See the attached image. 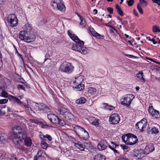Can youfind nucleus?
Here are the masks:
<instances>
[{
	"instance_id": "nucleus-61",
	"label": "nucleus",
	"mask_w": 160,
	"mask_h": 160,
	"mask_svg": "<svg viewBox=\"0 0 160 160\" xmlns=\"http://www.w3.org/2000/svg\"><path fill=\"white\" fill-rule=\"evenodd\" d=\"M7 111L8 112H12V111L11 110V108H10L9 107L7 108Z\"/></svg>"
},
{
	"instance_id": "nucleus-26",
	"label": "nucleus",
	"mask_w": 160,
	"mask_h": 160,
	"mask_svg": "<svg viewBox=\"0 0 160 160\" xmlns=\"http://www.w3.org/2000/svg\"><path fill=\"white\" fill-rule=\"evenodd\" d=\"M84 86L83 84L80 83L75 87H73V88L76 91H80L84 89Z\"/></svg>"
},
{
	"instance_id": "nucleus-58",
	"label": "nucleus",
	"mask_w": 160,
	"mask_h": 160,
	"mask_svg": "<svg viewBox=\"0 0 160 160\" xmlns=\"http://www.w3.org/2000/svg\"><path fill=\"white\" fill-rule=\"evenodd\" d=\"M133 12L134 14L136 16L138 17V12L136 11L135 10V9H134L133 10Z\"/></svg>"
},
{
	"instance_id": "nucleus-10",
	"label": "nucleus",
	"mask_w": 160,
	"mask_h": 160,
	"mask_svg": "<svg viewBox=\"0 0 160 160\" xmlns=\"http://www.w3.org/2000/svg\"><path fill=\"white\" fill-rule=\"evenodd\" d=\"M109 120L112 124H115L118 123L120 120V118L118 114H113L109 118Z\"/></svg>"
},
{
	"instance_id": "nucleus-14",
	"label": "nucleus",
	"mask_w": 160,
	"mask_h": 160,
	"mask_svg": "<svg viewBox=\"0 0 160 160\" xmlns=\"http://www.w3.org/2000/svg\"><path fill=\"white\" fill-rule=\"evenodd\" d=\"M108 145L107 142L105 140H102L101 141L98 145V148L100 151H102L105 150L107 147Z\"/></svg>"
},
{
	"instance_id": "nucleus-56",
	"label": "nucleus",
	"mask_w": 160,
	"mask_h": 160,
	"mask_svg": "<svg viewBox=\"0 0 160 160\" xmlns=\"http://www.w3.org/2000/svg\"><path fill=\"white\" fill-rule=\"evenodd\" d=\"M120 146L122 148V149L124 150L127 149H128V147L126 146L121 145Z\"/></svg>"
},
{
	"instance_id": "nucleus-34",
	"label": "nucleus",
	"mask_w": 160,
	"mask_h": 160,
	"mask_svg": "<svg viewBox=\"0 0 160 160\" xmlns=\"http://www.w3.org/2000/svg\"><path fill=\"white\" fill-rule=\"evenodd\" d=\"M104 105H105L104 106V108H106L107 109H108L109 110H112L113 109V108H114V107L111 105L108 106V104L106 103H104L103 104Z\"/></svg>"
},
{
	"instance_id": "nucleus-33",
	"label": "nucleus",
	"mask_w": 160,
	"mask_h": 160,
	"mask_svg": "<svg viewBox=\"0 0 160 160\" xmlns=\"http://www.w3.org/2000/svg\"><path fill=\"white\" fill-rule=\"evenodd\" d=\"M23 107L25 108V110L28 111L29 113H32L33 112V111L31 109L30 107L28 106L26 104L23 103L22 107Z\"/></svg>"
},
{
	"instance_id": "nucleus-38",
	"label": "nucleus",
	"mask_w": 160,
	"mask_h": 160,
	"mask_svg": "<svg viewBox=\"0 0 160 160\" xmlns=\"http://www.w3.org/2000/svg\"><path fill=\"white\" fill-rule=\"evenodd\" d=\"M48 144L44 141H42L41 143V146L43 149H46L48 147Z\"/></svg>"
},
{
	"instance_id": "nucleus-42",
	"label": "nucleus",
	"mask_w": 160,
	"mask_h": 160,
	"mask_svg": "<svg viewBox=\"0 0 160 160\" xmlns=\"http://www.w3.org/2000/svg\"><path fill=\"white\" fill-rule=\"evenodd\" d=\"M159 30V27L157 26H154L152 28V30L153 32H158Z\"/></svg>"
},
{
	"instance_id": "nucleus-46",
	"label": "nucleus",
	"mask_w": 160,
	"mask_h": 160,
	"mask_svg": "<svg viewBox=\"0 0 160 160\" xmlns=\"http://www.w3.org/2000/svg\"><path fill=\"white\" fill-rule=\"evenodd\" d=\"M89 29L92 35L95 36L97 32H96L92 28H90Z\"/></svg>"
},
{
	"instance_id": "nucleus-51",
	"label": "nucleus",
	"mask_w": 160,
	"mask_h": 160,
	"mask_svg": "<svg viewBox=\"0 0 160 160\" xmlns=\"http://www.w3.org/2000/svg\"><path fill=\"white\" fill-rule=\"evenodd\" d=\"M107 10L110 13H113V9L112 8L110 7L108 8H107Z\"/></svg>"
},
{
	"instance_id": "nucleus-39",
	"label": "nucleus",
	"mask_w": 160,
	"mask_h": 160,
	"mask_svg": "<svg viewBox=\"0 0 160 160\" xmlns=\"http://www.w3.org/2000/svg\"><path fill=\"white\" fill-rule=\"evenodd\" d=\"M43 153V151L42 150H39L37 154L35 156L38 157V158H41Z\"/></svg>"
},
{
	"instance_id": "nucleus-12",
	"label": "nucleus",
	"mask_w": 160,
	"mask_h": 160,
	"mask_svg": "<svg viewBox=\"0 0 160 160\" xmlns=\"http://www.w3.org/2000/svg\"><path fill=\"white\" fill-rule=\"evenodd\" d=\"M85 145H84L82 144L78 143H75V145L76 147L81 151H83L84 150L85 147H90L91 146V144L89 142H88L85 143Z\"/></svg>"
},
{
	"instance_id": "nucleus-36",
	"label": "nucleus",
	"mask_w": 160,
	"mask_h": 160,
	"mask_svg": "<svg viewBox=\"0 0 160 160\" xmlns=\"http://www.w3.org/2000/svg\"><path fill=\"white\" fill-rule=\"evenodd\" d=\"M57 124H59L60 125L63 126L66 124V122L58 118V122Z\"/></svg>"
},
{
	"instance_id": "nucleus-37",
	"label": "nucleus",
	"mask_w": 160,
	"mask_h": 160,
	"mask_svg": "<svg viewBox=\"0 0 160 160\" xmlns=\"http://www.w3.org/2000/svg\"><path fill=\"white\" fill-rule=\"evenodd\" d=\"M80 25L81 26L82 28H83L85 27L86 25L85 20L84 19L81 20Z\"/></svg>"
},
{
	"instance_id": "nucleus-45",
	"label": "nucleus",
	"mask_w": 160,
	"mask_h": 160,
	"mask_svg": "<svg viewBox=\"0 0 160 160\" xmlns=\"http://www.w3.org/2000/svg\"><path fill=\"white\" fill-rule=\"evenodd\" d=\"M42 136L43 138H47L49 141H51L52 140L51 137L49 135L47 134L45 135H42Z\"/></svg>"
},
{
	"instance_id": "nucleus-19",
	"label": "nucleus",
	"mask_w": 160,
	"mask_h": 160,
	"mask_svg": "<svg viewBox=\"0 0 160 160\" xmlns=\"http://www.w3.org/2000/svg\"><path fill=\"white\" fill-rule=\"evenodd\" d=\"M67 110L64 107H60L56 109V112L57 114L59 115H62L63 116Z\"/></svg>"
},
{
	"instance_id": "nucleus-53",
	"label": "nucleus",
	"mask_w": 160,
	"mask_h": 160,
	"mask_svg": "<svg viewBox=\"0 0 160 160\" xmlns=\"http://www.w3.org/2000/svg\"><path fill=\"white\" fill-rule=\"evenodd\" d=\"M117 160H129V159L128 158L125 157H120L119 158H118Z\"/></svg>"
},
{
	"instance_id": "nucleus-4",
	"label": "nucleus",
	"mask_w": 160,
	"mask_h": 160,
	"mask_svg": "<svg viewBox=\"0 0 160 160\" xmlns=\"http://www.w3.org/2000/svg\"><path fill=\"white\" fill-rule=\"evenodd\" d=\"M62 0H52L51 5L52 8L56 10H59L61 12H64L65 7L62 2Z\"/></svg>"
},
{
	"instance_id": "nucleus-24",
	"label": "nucleus",
	"mask_w": 160,
	"mask_h": 160,
	"mask_svg": "<svg viewBox=\"0 0 160 160\" xmlns=\"http://www.w3.org/2000/svg\"><path fill=\"white\" fill-rule=\"evenodd\" d=\"M22 28L27 32H29L32 30V28L30 24L27 23L23 26Z\"/></svg>"
},
{
	"instance_id": "nucleus-27",
	"label": "nucleus",
	"mask_w": 160,
	"mask_h": 160,
	"mask_svg": "<svg viewBox=\"0 0 160 160\" xmlns=\"http://www.w3.org/2000/svg\"><path fill=\"white\" fill-rule=\"evenodd\" d=\"M105 156L98 154L95 156L94 160H105Z\"/></svg>"
},
{
	"instance_id": "nucleus-57",
	"label": "nucleus",
	"mask_w": 160,
	"mask_h": 160,
	"mask_svg": "<svg viewBox=\"0 0 160 160\" xmlns=\"http://www.w3.org/2000/svg\"><path fill=\"white\" fill-rule=\"evenodd\" d=\"M101 36L102 38H104V36H101V35H100V34H99V33H98L97 32L96 33L95 35V37H96V38H100V36Z\"/></svg>"
},
{
	"instance_id": "nucleus-1",
	"label": "nucleus",
	"mask_w": 160,
	"mask_h": 160,
	"mask_svg": "<svg viewBox=\"0 0 160 160\" xmlns=\"http://www.w3.org/2000/svg\"><path fill=\"white\" fill-rule=\"evenodd\" d=\"M13 134L12 135V141L16 145L17 148H20V143L24 139L25 145L27 147H30L32 144L30 138L26 137L25 132L19 127H17L14 129Z\"/></svg>"
},
{
	"instance_id": "nucleus-25",
	"label": "nucleus",
	"mask_w": 160,
	"mask_h": 160,
	"mask_svg": "<svg viewBox=\"0 0 160 160\" xmlns=\"http://www.w3.org/2000/svg\"><path fill=\"white\" fill-rule=\"evenodd\" d=\"M8 137L4 133H0V143H4L8 139Z\"/></svg>"
},
{
	"instance_id": "nucleus-2",
	"label": "nucleus",
	"mask_w": 160,
	"mask_h": 160,
	"mask_svg": "<svg viewBox=\"0 0 160 160\" xmlns=\"http://www.w3.org/2000/svg\"><path fill=\"white\" fill-rule=\"evenodd\" d=\"M68 34L70 38L76 43L73 44L72 47V50L78 52L83 54H86L88 52V49L84 47V42L80 40L78 37L68 31Z\"/></svg>"
},
{
	"instance_id": "nucleus-49",
	"label": "nucleus",
	"mask_w": 160,
	"mask_h": 160,
	"mask_svg": "<svg viewBox=\"0 0 160 160\" xmlns=\"http://www.w3.org/2000/svg\"><path fill=\"white\" fill-rule=\"evenodd\" d=\"M1 107H0V116H2L5 115V112L3 109H1Z\"/></svg>"
},
{
	"instance_id": "nucleus-47",
	"label": "nucleus",
	"mask_w": 160,
	"mask_h": 160,
	"mask_svg": "<svg viewBox=\"0 0 160 160\" xmlns=\"http://www.w3.org/2000/svg\"><path fill=\"white\" fill-rule=\"evenodd\" d=\"M136 156L138 159H141L142 157L144 156V154L143 153H138Z\"/></svg>"
},
{
	"instance_id": "nucleus-21",
	"label": "nucleus",
	"mask_w": 160,
	"mask_h": 160,
	"mask_svg": "<svg viewBox=\"0 0 160 160\" xmlns=\"http://www.w3.org/2000/svg\"><path fill=\"white\" fill-rule=\"evenodd\" d=\"M109 148L112 150L114 152L118 153L117 150L115 149V148L118 149L119 146L118 145L116 144L115 143L113 142H111V144L108 145Z\"/></svg>"
},
{
	"instance_id": "nucleus-6",
	"label": "nucleus",
	"mask_w": 160,
	"mask_h": 160,
	"mask_svg": "<svg viewBox=\"0 0 160 160\" xmlns=\"http://www.w3.org/2000/svg\"><path fill=\"white\" fill-rule=\"evenodd\" d=\"M73 67L70 63L65 62L60 66L59 70L62 72L71 73Z\"/></svg>"
},
{
	"instance_id": "nucleus-62",
	"label": "nucleus",
	"mask_w": 160,
	"mask_h": 160,
	"mask_svg": "<svg viewBox=\"0 0 160 160\" xmlns=\"http://www.w3.org/2000/svg\"><path fill=\"white\" fill-rule=\"evenodd\" d=\"M98 11L96 9H94L93 10V13L94 14H96L97 13Z\"/></svg>"
},
{
	"instance_id": "nucleus-50",
	"label": "nucleus",
	"mask_w": 160,
	"mask_h": 160,
	"mask_svg": "<svg viewBox=\"0 0 160 160\" xmlns=\"http://www.w3.org/2000/svg\"><path fill=\"white\" fill-rule=\"evenodd\" d=\"M140 2L141 4H143L145 7H146L147 5V2L144 0H140Z\"/></svg>"
},
{
	"instance_id": "nucleus-55",
	"label": "nucleus",
	"mask_w": 160,
	"mask_h": 160,
	"mask_svg": "<svg viewBox=\"0 0 160 160\" xmlns=\"http://www.w3.org/2000/svg\"><path fill=\"white\" fill-rule=\"evenodd\" d=\"M92 125H93L97 126L98 124L99 123L98 121H93L92 122Z\"/></svg>"
},
{
	"instance_id": "nucleus-44",
	"label": "nucleus",
	"mask_w": 160,
	"mask_h": 160,
	"mask_svg": "<svg viewBox=\"0 0 160 160\" xmlns=\"http://www.w3.org/2000/svg\"><path fill=\"white\" fill-rule=\"evenodd\" d=\"M8 101L7 99H4L0 100V104H2L7 103Z\"/></svg>"
},
{
	"instance_id": "nucleus-32",
	"label": "nucleus",
	"mask_w": 160,
	"mask_h": 160,
	"mask_svg": "<svg viewBox=\"0 0 160 160\" xmlns=\"http://www.w3.org/2000/svg\"><path fill=\"white\" fill-rule=\"evenodd\" d=\"M143 73L142 72H139L136 74V76L138 78L141 79V80H142L143 82H144L145 79L143 78Z\"/></svg>"
},
{
	"instance_id": "nucleus-64",
	"label": "nucleus",
	"mask_w": 160,
	"mask_h": 160,
	"mask_svg": "<svg viewBox=\"0 0 160 160\" xmlns=\"http://www.w3.org/2000/svg\"><path fill=\"white\" fill-rule=\"evenodd\" d=\"M117 19L118 20H119L122 23V19L119 17L117 16Z\"/></svg>"
},
{
	"instance_id": "nucleus-15",
	"label": "nucleus",
	"mask_w": 160,
	"mask_h": 160,
	"mask_svg": "<svg viewBox=\"0 0 160 160\" xmlns=\"http://www.w3.org/2000/svg\"><path fill=\"white\" fill-rule=\"evenodd\" d=\"M154 149L153 144L152 143H149L147 145L144 149L145 153L146 154H148L154 151Z\"/></svg>"
},
{
	"instance_id": "nucleus-54",
	"label": "nucleus",
	"mask_w": 160,
	"mask_h": 160,
	"mask_svg": "<svg viewBox=\"0 0 160 160\" xmlns=\"http://www.w3.org/2000/svg\"><path fill=\"white\" fill-rule=\"evenodd\" d=\"M10 160H18L16 155H13L11 156L10 158Z\"/></svg>"
},
{
	"instance_id": "nucleus-63",
	"label": "nucleus",
	"mask_w": 160,
	"mask_h": 160,
	"mask_svg": "<svg viewBox=\"0 0 160 160\" xmlns=\"http://www.w3.org/2000/svg\"><path fill=\"white\" fill-rule=\"evenodd\" d=\"M0 107H1V109H3L5 108L6 107V105H0Z\"/></svg>"
},
{
	"instance_id": "nucleus-43",
	"label": "nucleus",
	"mask_w": 160,
	"mask_h": 160,
	"mask_svg": "<svg viewBox=\"0 0 160 160\" xmlns=\"http://www.w3.org/2000/svg\"><path fill=\"white\" fill-rule=\"evenodd\" d=\"M51 55H50V54L48 53H47L45 55V59L44 62L48 59H51Z\"/></svg>"
},
{
	"instance_id": "nucleus-48",
	"label": "nucleus",
	"mask_w": 160,
	"mask_h": 160,
	"mask_svg": "<svg viewBox=\"0 0 160 160\" xmlns=\"http://www.w3.org/2000/svg\"><path fill=\"white\" fill-rule=\"evenodd\" d=\"M17 88L19 90H23L24 91H25L24 87L22 85L18 84L17 86Z\"/></svg>"
},
{
	"instance_id": "nucleus-60",
	"label": "nucleus",
	"mask_w": 160,
	"mask_h": 160,
	"mask_svg": "<svg viewBox=\"0 0 160 160\" xmlns=\"http://www.w3.org/2000/svg\"><path fill=\"white\" fill-rule=\"evenodd\" d=\"M151 41L154 44H156V43H158V42L155 41V40L153 38H152V40Z\"/></svg>"
},
{
	"instance_id": "nucleus-13",
	"label": "nucleus",
	"mask_w": 160,
	"mask_h": 160,
	"mask_svg": "<svg viewBox=\"0 0 160 160\" xmlns=\"http://www.w3.org/2000/svg\"><path fill=\"white\" fill-rule=\"evenodd\" d=\"M48 118L52 123L57 124L58 122L59 118L55 115L53 113H50L48 115Z\"/></svg>"
},
{
	"instance_id": "nucleus-20",
	"label": "nucleus",
	"mask_w": 160,
	"mask_h": 160,
	"mask_svg": "<svg viewBox=\"0 0 160 160\" xmlns=\"http://www.w3.org/2000/svg\"><path fill=\"white\" fill-rule=\"evenodd\" d=\"M36 107L38 108V110L40 111L42 110H45V111L48 110V112H50V109L48 108H47L45 105L41 103L38 105L36 106Z\"/></svg>"
},
{
	"instance_id": "nucleus-40",
	"label": "nucleus",
	"mask_w": 160,
	"mask_h": 160,
	"mask_svg": "<svg viewBox=\"0 0 160 160\" xmlns=\"http://www.w3.org/2000/svg\"><path fill=\"white\" fill-rule=\"evenodd\" d=\"M137 8L139 12L141 14L143 13V11L139 4H138L137 6Z\"/></svg>"
},
{
	"instance_id": "nucleus-9",
	"label": "nucleus",
	"mask_w": 160,
	"mask_h": 160,
	"mask_svg": "<svg viewBox=\"0 0 160 160\" xmlns=\"http://www.w3.org/2000/svg\"><path fill=\"white\" fill-rule=\"evenodd\" d=\"M9 99L13 103L20 105L21 107H22V105L24 103L18 98L12 95H10L9 96Z\"/></svg>"
},
{
	"instance_id": "nucleus-52",
	"label": "nucleus",
	"mask_w": 160,
	"mask_h": 160,
	"mask_svg": "<svg viewBox=\"0 0 160 160\" xmlns=\"http://www.w3.org/2000/svg\"><path fill=\"white\" fill-rule=\"evenodd\" d=\"M153 3H157L158 5L160 6V0H152Z\"/></svg>"
},
{
	"instance_id": "nucleus-8",
	"label": "nucleus",
	"mask_w": 160,
	"mask_h": 160,
	"mask_svg": "<svg viewBox=\"0 0 160 160\" xmlns=\"http://www.w3.org/2000/svg\"><path fill=\"white\" fill-rule=\"evenodd\" d=\"M147 121L146 119L143 118L140 121L136 123V128L139 129L141 132L143 131L147 127Z\"/></svg>"
},
{
	"instance_id": "nucleus-23",
	"label": "nucleus",
	"mask_w": 160,
	"mask_h": 160,
	"mask_svg": "<svg viewBox=\"0 0 160 160\" xmlns=\"http://www.w3.org/2000/svg\"><path fill=\"white\" fill-rule=\"evenodd\" d=\"M63 117L68 120H71L73 118L74 115L70 111L67 110Z\"/></svg>"
},
{
	"instance_id": "nucleus-35",
	"label": "nucleus",
	"mask_w": 160,
	"mask_h": 160,
	"mask_svg": "<svg viewBox=\"0 0 160 160\" xmlns=\"http://www.w3.org/2000/svg\"><path fill=\"white\" fill-rule=\"evenodd\" d=\"M11 95H8V93L5 91H3L0 94V96L4 98H8L9 99V96Z\"/></svg>"
},
{
	"instance_id": "nucleus-28",
	"label": "nucleus",
	"mask_w": 160,
	"mask_h": 160,
	"mask_svg": "<svg viewBox=\"0 0 160 160\" xmlns=\"http://www.w3.org/2000/svg\"><path fill=\"white\" fill-rule=\"evenodd\" d=\"M86 101V100L84 98L81 97L80 98L77 99L75 102L78 104H81L85 103Z\"/></svg>"
},
{
	"instance_id": "nucleus-3",
	"label": "nucleus",
	"mask_w": 160,
	"mask_h": 160,
	"mask_svg": "<svg viewBox=\"0 0 160 160\" xmlns=\"http://www.w3.org/2000/svg\"><path fill=\"white\" fill-rule=\"evenodd\" d=\"M122 139L126 144L131 145L136 144L138 140L137 137L131 133L122 136Z\"/></svg>"
},
{
	"instance_id": "nucleus-17",
	"label": "nucleus",
	"mask_w": 160,
	"mask_h": 160,
	"mask_svg": "<svg viewBox=\"0 0 160 160\" xmlns=\"http://www.w3.org/2000/svg\"><path fill=\"white\" fill-rule=\"evenodd\" d=\"M28 32L25 31H22L20 32L19 34V38L21 40H23L25 42L26 39Z\"/></svg>"
},
{
	"instance_id": "nucleus-29",
	"label": "nucleus",
	"mask_w": 160,
	"mask_h": 160,
	"mask_svg": "<svg viewBox=\"0 0 160 160\" xmlns=\"http://www.w3.org/2000/svg\"><path fill=\"white\" fill-rule=\"evenodd\" d=\"M158 129L155 127L152 128L148 131L149 133L152 134H156L158 133Z\"/></svg>"
},
{
	"instance_id": "nucleus-31",
	"label": "nucleus",
	"mask_w": 160,
	"mask_h": 160,
	"mask_svg": "<svg viewBox=\"0 0 160 160\" xmlns=\"http://www.w3.org/2000/svg\"><path fill=\"white\" fill-rule=\"evenodd\" d=\"M115 7L119 15L122 16H123L124 15V13L118 4L116 5Z\"/></svg>"
},
{
	"instance_id": "nucleus-22",
	"label": "nucleus",
	"mask_w": 160,
	"mask_h": 160,
	"mask_svg": "<svg viewBox=\"0 0 160 160\" xmlns=\"http://www.w3.org/2000/svg\"><path fill=\"white\" fill-rule=\"evenodd\" d=\"M73 129L78 136V134H80V133H81L82 132H83L85 130L83 128L79 126H75L73 128Z\"/></svg>"
},
{
	"instance_id": "nucleus-5",
	"label": "nucleus",
	"mask_w": 160,
	"mask_h": 160,
	"mask_svg": "<svg viewBox=\"0 0 160 160\" xmlns=\"http://www.w3.org/2000/svg\"><path fill=\"white\" fill-rule=\"evenodd\" d=\"M134 96L132 94L126 95L121 100V104L129 108L132 100L134 98Z\"/></svg>"
},
{
	"instance_id": "nucleus-18",
	"label": "nucleus",
	"mask_w": 160,
	"mask_h": 160,
	"mask_svg": "<svg viewBox=\"0 0 160 160\" xmlns=\"http://www.w3.org/2000/svg\"><path fill=\"white\" fill-rule=\"evenodd\" d=\"M35 38L36 37L34 34L28 32L27 38L26 39L25 42H33L35 41Z\"/></svg>"
},
{
	"instance_id": "nucleus-11",
	"label": "nucleus",
	"mask_w": 160,
	"mask_h": 160,
	"mask_svg": "<svg viewBox=\"0 0 160 160\" xmlns=\"http://www.w3.org/2000/svg\"><path fill=\"white\" fill-rule=\"evenodd\" d=\"M148 111L150 114L152 116L155 118H158L160 117V115L158 111L154 110L152 106H150L148 109Z\"/></svg>"
},
{
	"instance_id": "nucleus-7",
	"label": "nucleus",
	"mask_w": 160,
	"mask_h": 160,
	"mask_svg": "<svg viewBox=\"0 0 160 160\" xmlns=\"http://www.w3.org/2000/svg\"><path fill=\"white\" fill-rule=\"evenodd\" d=\"M7 21L9 25L12 27H16L18 24V20L15 14H10L7 18Z\"/></svg>"
},
{
	"instance_id": "nucleus-59",
	"label": "nucleus",
	"mask_w": 160,
	"mask_h": 160,
	"mask_svg": "<svg viewBox=\"0 0 160 160\" xmlns=\"http://www.w3.org/2000/svg\"><path fill=\"white\" fill-rule=\"evenodd\" d=\"M125 56L129 58H133L135 57V56L132 55L126 54Z\"/></svg>"
},
{
	"instance_id": "nucleus-30",
	"label": "nucleus",
	"mask_w": 160,
	"mask_h": 160,
	"mask_svg": "<svg viewBox=\"0 0 160 160\" xmlns=\"http://www.w3.org/2000/svg\"><path fill=\"white\" fill-rule=\"evenodd\" d=\"M96 92V89L94 88L90 87L88 88V92L91 95H94Z\"/></svg>"
},
{
	"instance_id": "nucleus-16",
	"label": "nucleus",
	"mask_w": 160,
	"mask_h": 160,
	"mask_svg": "<svg viewBox=\"0 0 160 160\" xmlns=\"http://www.w3.org/2000/svg\"><path fill=\"white\" fill-rule=\"evenodd\" d=\"M78 136L81 139L86 140L89 138V135L88 132L85 130L84 131L80 133V134H78Z\"/></svg>"
},
{
	"instance_id": "nucleus-41",
	"label": "nucleus",
	"mask_w": 160,
	"mask_h": 160,
	"mask_svg": "<svg viewBox=\"0 0 160 160\" xmlns=\"http://www.w3.org/2000/svg\"><path fill=\"white\" fill-rule=\"evenodd\" d=\"M127 2L129 6L131 7L133 5L134 2L133 0H129L127 1Z\"/></svg>"
}]
</instances>
